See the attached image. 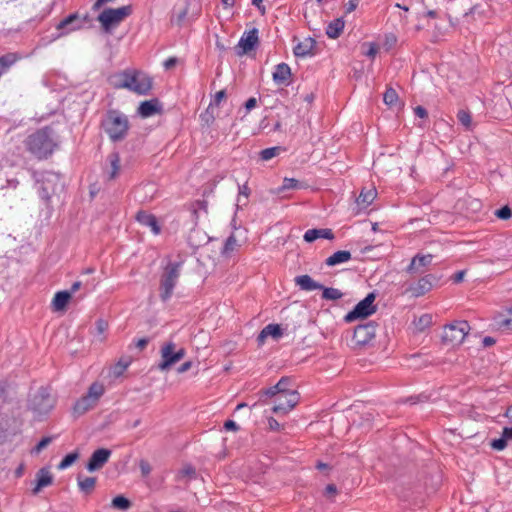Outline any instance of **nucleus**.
Masks as SVG:
<instances>
[{"label":"nucleus","instance_id":"60","mask_svg":"<svg viewBox=\"0 0 512 512\" xmlns=\"http://www.w3.org/2000/svg\"><path fill=\"white\" fill-rule=\"evenodd\" d=\"M176 64H177V58H175V57H170L164 61V67L167 70L172 69L173 67H175Z\"/></svg>","mask_w":512,"mask_h":512},{"label":"nucleus","instance_id":"50","mask_svg":"<svg viewBox=\"0 0 512 512\" xmlns=\"http://www.w3.org/2000/svg\"><path fill=\"white\" fill-rule=\"evenodd\" d=\"M139 468H140V471H141V474L143 477L149 476V474L152 471V467H151L150 463L144 459L140 460Z\"/></svg>","mask_w":512,"mask_h":512},{"label":"nucleus","instance_id":"24","mask_svg":"<svg viewBox=\"0 0 512 512\" xmlns=\"http://www.w3.org/2000/svg\"><path fill=\"white\" fill-rule=\"evenodd\" d=\"M53 482V476L46 468H41L36 474V486L33 488V494L39 493V491L51 485Z\"/></svg>","mask_w":512,"mask_h":512},{"label":"nucleus","instance_id":"13","mask_svg":"<svg viewBox=\"0 0 512 512\" xmlns=\"http://www.w3.org/2000/svg\"><path fill=\"white\" fill-rule=\"evenodd\" d=\"M300 395L298 392H286L279 394L275 398V405L272 408L275 414H287L289 413L299 402Z\"/></svg>","mask_w":512,"mask_h":512},{"label":"nucleus","instance_id":"54","mask_svg":"<svg viewBox=\"0 0 512 512\" xmlns=\"http://www.w3.org/2000/svg\"><path fill=\"white\" fill-rule=\"evenodd\" d=\"M414 113L419 118H427L428 112L423 106H416L414 108Z\"/></svg>","mask_w":512,"mask_h":512},{"label":"nucleus","instance_id":"22","mask_svg":"<svg viewBox=\"0 0 512 512\" xmlns=\"http://www.w3.org/2000/svg\"><path fill=\"white\" fill-rule=\"evenodd\" d=\"M295 285L303 291H314L323 288V285L313 280L309 275H299L294 278Z\"/></svg>","mask_w":512,"mask_h":512},{"label":"nucleus","instance_id":"40","mask_svg":"<svg viewBox=\"0 0 512 512\" xmlns=\"http://www.w3.org/2000/svg\"><path fill=\"white\" fill-rule=\"evenodd\" d=\"M498 324L502 329L512 330V308L508 309L506 314L501 316Z\"/></svg>","mask_w":512,"mask_h":512},{"label":"nucleus","instance_id":"18","mask_svg":"<svg viewBox=\"0 0 512 512\" xmlns=\"http://www.w3.org/2000/svg\"><path fill=\"white\" fill-rule=\"evenodd\" d=\"M291 76V68L284 62L277 64L272 73L273 81L277 85L288 86L291 82Z\"/></svg>","mask_w":512,"mask_h":512},{"label":"nucleus","instance_id":"58","mask_svg":"<svg viewBox=\"0 0 512 512\" xmlns=\"http://www.w3.org/2000/svg\"><path fill=\"white\" fill-rule=\"evenodd\" d=\"M150 342V339L145 337V338H141V339H138L136 342H135V346L140 349V350H143L146 348V346L148 345V343Z\"/></svg>","mask_w":512,"mask_h":512},{"label":"nucleus","instance_id":"47","mask_svg":"<svg viewBox=\"0 0 512 512\" xmlns=\"http://www.w3.org/2000/svg\"><path fill=\"white\" fill-rule=\"evenodd\" d=\"M495 215L502 220H508L512 216V210L509 206H503L495 211Z\"/></svg>","mask_w":512,"mask_h":512},{"label":"nucleus","instance_id":"57","mask_svg":"<svg viewBox=\"0 0 512 512\" xmlns=\"http://www.w3.org/2000/svg\"><path fill=\"white\" fill-rule=\"evenodd\" d=\"M108 327V324L105 320L103 319H98L96 321V328H97V331L102 334Z\"/></svg>","mask_w":512,"mask_h":512},{"label":"nucleus","instance_id":"42","mask_svg":"<svg viewBox=\"0 0 512 512\" xmlns=\"http://www.w3.org/2000/svg\"><path fill=\"white\" fill-rule=\"evenodd\" d=\"M291 379L289 377H282L276 384L275 389L279 390V394H284L286 392H297L296 390L289 389V384Z\"/></svg>","mask_w":512,"mask_h":512},{"label":"nucleus","instance_id":"27","mask_svg":"<svg viewBox=\"0 0 512 512\" xmlns=\"http://www.w3.org/2000/svg\"><path fill=\"white\" fill-rule=\"evenodd\" d=\"M21 58V55L15 52L2 55L0 57V77L5 74Z\"/></svg>","mask_w":512,"mask_h":512},{"label":"nucleus","instance_id":"4","mask_svg":"<svg viewBox=\"0 0 512 512\" xmlns=\"http://www.w3.org/2000/svg\"><path fill=\"white\" fill-rule=\"evenodd\" d=\"M182 267V262H169L160 278V298L163 302L168 301L174 291V288L178 282V278L180 276V271Z\"/></svg>","mask_w":512,"mask_h":512},{"label":"nucleus","instance_id":"33","mask_svg":"<svg viewBox=\"0 0 512 512\" xmlns=\"http://www.w3.org/2000/svg\"><path fill=\"white\" fill-rule=\"evenodd\" d=\"M239 247L238 241L234 234H231L226 240L221 250V255L228 257Z\"/></svg>","mask_w":512,"mask_h":512},{"label":"nucleus","instance_id":"36","mask_svg":"<svg viewBox=\"0 0 512 512\" xmlns=\"http://www.w3.org/2000/svg\"><path fill=\"white\" fill-rule=\"evenodd\" d=\"M199 118L203 127H210L215 121L213 107L209 105L208 108L200 114Z\"/></svg>","mask_w":512,"mask_h":512},{"label":"nucleus","instance_id":"59","mask_svg":"<svg viewBox=\"0 0 512 512\" xmlns=\"http://www.w3.org/2000/svg\"><path fill=\"white\" fill-rule=\"evenodd\" d=\"M378 52V47L376 44L374 43H371L369 45V49L367 50V52L365 53L366 56L370 57V58H374L376 56Z\"/></svg>","mask_w":512,"mask_h":512},{"label":"nucleus","instance_id":"17","mask_svg":"<svg viewBox=\"0 0 512 512\" xmlns=\"http://www.w3.org/2000/svg\"><path fill=\"white\" fill-rule=\"evenodd\" d=\"M433 260L432 254H416L412 259L410 264L406 268V272L408 274H418L424 273L425 269L431 265Z\"/></svg>","mask_w":512,"mask_h":512},{"label":"nucleus","instance_id":"10","mask_svg":"<svg viewBox=\"0 0 512 512\" xmlns=\"http://www.w3.org/2000/svg\"><path fill=\"white\" fill-rule=\"evenodd\" d=\"M375 294L369 293L363 300H361L356 306L344 316V321L351 323L357 319L367 318L374 314L377 310L375 301Z\"/></svg>","mask_w":512,"mask_h":512},{"label":"nucleus","instance_id":"12","mask_svg":"<svg viewBox=\"0 0 512 512\" xmlns=\"http://www.w3.org/2000/svg\"><path fill=\"white\" fill-rule=\"evenodd\" d=\"M376 335V323L369 321L355 327L352 342L354 346L364 347L371 343Z\"/></svg>","mask_w":512,"mask_h":512},{"label":"nucleus","instance_id":"55","mask_svg":"<svg viewBox=\"0 0 512 512\" xmlns=\"http://www.w3.org/2000/svg\"><path fill=\"white\" fill-rule=\"evenodd\" d=\"M224 428L225 430L227 431H238L239 430V426L237 425V423L233 420H227L225 421L224 423Z\"/></svg>","mask_w":512,"mask_h":512},{"label":"nucleus","instance_id":"64","mask_svg":"<svg viewBox=\"0 0 512 512\" xmlns=\"http://www.w3.org/2000/svg\"><path fill=\"white\" fill-rule=\"evenodd\" d=\"M268 424H269V428L273 431H278L280 429L279 422L272 417L268 419Z\"/></svg>","mask_w":512,"mask_h":512},{"label":"nucleus","instance_id":"3","mask_svg":"<svg viewBox=\"0 0 512 512\" xmlns=\"http://www.w3.org/2000/svg\"><path fill=\"white\" fill-rule=\"evenodd\" d=\"M118 88H126L139 95H147L152 89V78L144 72L137 70H126L120 75Z\"/></svg>","mask_w":512,"mask_h":512},{"label":"nucleus","instance_id":"6","mask_svg":"<svg viewBox=\"0 0 512 512\" xmlns=\"http://www.w3.org/2000/svg\"><path fill=\"white\" fill-rule=\"evenodd\" d=\"M105 392L104 385L99 382L92 383L85 395L78 399L74 406V414L80 416L94 408Z\"/></svg>","mask_w":512,"mask_h":512},{"label":"nucleus","instance_id":"26","mask_svg":"<svg viewBox=\"0 0 512 512\" xmlns=\"http://www.w3.org/2000/svg\"><path fill=\"white\" fill-rule=\"evenodd\" d=\"M71 299V292L68 290L58 291L52 300V307L54 311H63L66 309L67 304Z\"/></svg>","mask_w":512,"mask_h":512},{"label":"nucleus","instance_id":"34","mask_svg":"<svg viewBox=\"0 0 512 512\" xmlns=\"http://www.w3.org/2000/svg\"><path fill=\"white\" fill-rule=\"evenodd\" d=\"M131 364V360L129 358H121L111 369V373L115 378H118L123 375L126 369Z\"/></svg>","mask_w":512,"mask_h":512},{"label":"nucleus","instance_id":"1","mask_svg":"<svg viewBox=\"0 0 512 512\" xmlns=\"http://www.w3.org/2000/svg\"><path fill=\"white\" fill-rule=\"evenodd\" d=\"M25 147L38 160L49 158L58 148L57 137L54 129L45 126L27 136Z\"/></svg>","mask_w":512,"mask_h":512},{"label":"nucleus","instance_id":"29","mask_svg":"<svg viewBox=\"0 0 512 512\" xmlns=\"http://www.w3.org/2000/svg\"><path fill=\"white\" fill-rule=\"evenodd\" d=\"M351 258H352V255H351L350 251L340 250V251L335 252L331 256H329L325 260V264L327 266L332 267V266H336L341 263H345V262L349 261Z\"/></svg>","mask_w":512,"mask_h":512},{"label":"nucleus","instance_id":"11","mask_svg":"<svg viewBox=\"0 0 512 512\" xmlns=\"http://www.w3.org/2000/svg\"><path fill=\"white\" fill-rule=\"evenodd\" d=\"M88 21V15L81 16L77 12L69 14L56 25L57 34L55 38L57 39L82 29Z\"/></svg>","mask_w":512,"mask_h":512},{"label":"nucleus","instance_id":"19","mask_svg":"<svg viewBox=\"0 0 512 512\" xmlns=\"http://www.w3.org/2000/svg\"><path fill=\"white\" fill-rule=\"evenodd\" d=\"M135 218L142 226L150 228L154 235L160 234L161 227L155 215L141 210L137 212Z\"/></svg>","mask_w":512,"mask_h":512},{"label":"nucleus","instance_id":"37","mask_svg":"<svg viewBox=\"0 0 512 512\" xmlns=\"http://www.w3.org/2000/svg\"><path fill=\"white\" fill-rule=\"evenodd\" d=\"M321 290L323 291L322 298L325 300H338L343 297V293L337 288L323 286Z\"/></svg>","mask_w":512,"mask_h":512},{"label":"nucleus","instance_id":"43","mask_svg":"<svg viewBox=\"0 0 512 512\" xmlns=\"http://www.w3.org/2000/svg\"><path fill=\"white\" fill-rule=\"evenodd\" d=\"M280 147H270V148H266V149H263L261 152H260V158L264 161H268L270 159H272L273 157L277 156L280 152Z\"/></svg>","mask_w":512,"mask_h":512},{"label":"nucleus","instance_id":"45","mask_svg":"<svg viewBox=\"0 0 512 512\" xmlns=\"http://www.w3.org/2000/svg\"><path fill=\"white\" fill-rule=\"evenodd\" d=\"M457 119L458 121L463 125L465 126L466 128H469L470 125H471V121H472V118H471V115L469 112L465 111V110H460L458 113H457Z\"/></svg>","mask_w":512,"mask_h":512},{"label":"nucleus","instance_id":"30","mask_svg":"<svg viewBox=\"0 0 512 512\" xmlns=\"http://www.w3.org/2000/svg\"><path fill=\"white\" fill-rule=\"evenodd\" d=\"M110 163V171L108 172V179L114 180L120 172V155L118 152H111L107 157Z\"/></svg>","mask_w":512,"mask_h":512},{"label":"nucleus","instance_id":"15","mask_svg":"<svg viewBox=\"0 0 512 512\" xmlns=\"http://www.w3.org/2000/svg\"><path fill=\"white\" fill-rule=\"evenodd\" d=\"M437 278L433 274H426L421 277L416 283L411 284L407 289L406 293H410L412 297L419 298L433 288Z\"/></svg>","mask_w":512,"mask_h":512},{"label":"nucleus","instance_id":"28","mask_svg":"<svg viewBox=\"0 0 512 512\" xmlns=\"http://www.w3.org/2000/svg\"><path fill=\"white\" fill-rule=\"evenodd\" d=\"M345 22L342 18L331 21L326 27V35L331 39L338 38L343 32Z\"/></svg>","mask_w":512,"mask_h":512},{"label":"nucleus","instance_id":"53","mask_svg":"<svg viewBox=\"0 0 512 512\" xmlns=\"http://www.w3.org/2000/svg\"><path fill=\"white\" fill-rule=\"evenodd\" d=\"M359 5V0H349L345 5V13L349 14L356 10Z\"/></svg>","mask_w":512,"mask_h":512},{"label":"nucleus","instance_id":"51","mask_svg":"<svg viewBox=\"0 0 512 512\" xmlns=\"http://www.w3.org/2000/svg\"><path fill=\"white\" fill-rule=\"evenodd\" d=\"M431 316L429 314L422 315L417 322V326L420 330H423L424 328L428 327L431 324Z\"/></svg>","mask_w":512,"mask_h":512},{"label":"nucleus","instance_id":"39","mask_svg":"<svg viewBox=\"0 0 512 512\" xmlns=\"http://www.w3.org/2000/svg\"><path fill=\"white\" fill-rule=\"evenodd\" d=\"M78 458H79L78 452L75 451V452L69 453L61 460V462L58 464L57 468L59 470H65L68 467H70Z\"/></svg>","mask_w":512,"mask_h":512},{"label":"nucleus","instance_id":"46","mask_svg":"<svg viewBox=\"0 0 512 512\" xmlns=\"http://www.w3.org/2000/svg\"><path fill=\"white\" fill-rule=\"evenodd\" d=\"M53 441V437L47 436L43 437L38 444L33 448L32 452L38 454L40 453L44 448H46L51 442Z\"/></svg>","mask_w":512,"mask_h":512},{"label":"nucleus","instance_id":"32","mask_svg":"<svg viewBox=\"0 0 512 512\" xmlns=\"http://www.w3.org/2000/svg\"><path fill=\"white\" fill-rule=\"evenodd\" d=\"M376 190L370 189L367 191L362 190L357 198V204L362 208H367L376 197Z\"/></svg>","mask_w":512,"mask_h":512},{"label":"nucleus","instance_id":"9","mask_svg":"<svg viewBox=\"0 0 512 512\" xmlns=\"http://www.w3.org/2000/svg\"><path fill=\"white\" fill-rule=\"evenodd\" d=\"M470 330L467 321H456L444 327L442 341L452 346L461 344Z\"/></svg>","mask_w":512,"mask_h":512},{"label":"nucleus","instance_id":"16","mask_svg":"<svg viewBox=\"0 0 512 512\" xmlns=\"http://www.w3.org/2000/svg\"><path fill=\"white\" fill-rule=\"evenodd\" d=\"M111 453V450L107 448L95 450L86 464V469L89 472L101 469L108 462Z\"/></svg>","mask_w":512,"mask_h":512},{"label":"nucleus","instance_id":"61","mask_svg":"<svg viewBox=\"0 0 512 512\" xmlns=\"http://www.w3.org/2000/svg\"><path fill=\"white\" fill-rule=\"evenodd\" d=\"M250 188L247 184H243L239 186V196H244L245 198H248L250 195Z\"/></svg>","mask_w":512,"mask_h":512},{"label":"nucleus","instance_id":"41","mask_svg":"<svg viewBox=\"0 0 512 512\" xmlns=\"http://www.w3.org/2000/svg\"><path fill=\"white\" fill-rule=\"evenodd\" d=\"M303 187H304L303 184L294 178H284L280 190L284 191V190H290V189H301Z\"/></svg>","mask_w":512,"mask_h":512},{"label":"nucleus","instance_id":"35","mask_svg":"<svg viewBox=\"0 0 512 512\" xmlns=\"http://www.w3.org/2000/svg\"><path fill=\"white\" fill-rule=\"evenodd\" d=\"M383 101L389 107L396 106L399 103V96L396 90L391 87L387 88L383 95Z\"/></svg>","mask_w":512,"mask_h":512},{"label":"nucleus","instance_id":"8","mask_svg":"<svg viewBox=\"0 0 512 512\" xmlns=\"http://www.w3.org/2000/svg\"><path fill=\"white\" fill-rule=\"evenodd\" d=\"M161 361L157 364L160 371H168L173 365L184 358L186 352L184 348L177 349L173 341H168L161 346Z\"/></svg>","mask_w":512,"mask_h":512},{"label":"nucleus","instance_id":"20","mask_svg":"<svg viewBox=\"0 0 512 512\" xmlns=\"http://www.w3.org/2000/svg\"><path fill=\"white\" fill-rule=\"evenodd\" d=\"M162 110V106L158 99L154 98L141 102L138 107V114L144 118L150 117Z\"/></svg>","mask_w":512,"mask_h":512},{"label":"nucleus","instance_id":"2","mask_svg":"<svg viewBox=\"0 0 512 512\" xmlns=\"http://www.w3.org/2000/svg\"><path fill=\"white\" fill-rule=\"evenodd\" d=\"M101 126L112 142H119L127 136L129 121L120 111L108 110L102 119Z\"/></svg>","mask_w":512,"mask_h":512},{"label":"nucleus","instance_id":"63","mask_svg":"<svg viewBox=\"0 0 512 512\" xmlns=\"http://www.w3.org/2000/svg\"><path fill=\"white\" fill-rule=\"evenodd\" d=\"M257 105V99L254 98V97H250L246 102H245V108L247 109V111H250L251 109L255 108Z\"/></svg>","mask_w":512,"mask_h":512},{"label":"nucleus","instance_id":"25","mask_svg":"<svg viewBox=\"0 0 512 512\" xmlns=\"http://www.w3.org/2000/svg\"><path fill=\"white\" fill-rule=\"evenodd\" d=\"M315 46V40L308 37L303 41L299 42L293 49L296 57H306L312 54V50Z\"/></svg>","mask_w":512,"mask_h":512},{"label":"nucleus","instance_id":"44","mask_svg":"<svg viewBox=\"0 0 512 512\" xmlns=\"http://www.w3.org/2000/svg\"><path fill=\"white\" fill-rule=\"evenodd\" d=\"M184 477H188V478L196 477V470L192 465H190V464L185 465L181 470H179V472L177 474V478L181 479Z\"/></svg>","mask_w":512,"mask_h":512},{"label":"nucleus","instance_id":"48","mask_svg":"<svg viewBox=\"0 0 512 512\" xmlns=\"http://www.w3.org/2000/svg\"><path fill=\"white\" fill-rule=\"evenodd\" d=\"M507 446V440L506 438H504V435L502 434V436L498 439H494L492 442H491V447L494 449V450H498V451H501L503 450L505 447Z\"/></svg>","mask_w":512,"mask_h":512},{"label":"nucleus","instance_id":"62","mask_svg":"<svg viewBox=\"0 0 512 512\" xmlns=\"http://www.w3.org/2000/svg\"><path fill=\"white\" fill-rule=\"evenodd\" d=\"M464 275H465V271L464 270L457 271L452 276L453 282L454 283H460L461 281H463Z\"/></svg>","mask_w":512,"mask_h":512},{"label":"nucleus","instance_id":"5","mask_svg":"<svg viewBox=\"0 0 512 512\" xmlns=\"http://www.w3.org/2000/svg\"><path fill=\"white\" fill-rule=\"evenodd\" d=\"M132 14V6L104 9L97 17L104 32L111 33L126 17Z\"/></svg>","mask_w":512,"mask_h":512},{"label":"nucleus","instance_id":"56","mask_svg":"<svg viewBox=\"0 0 512 512\" xmlns=\"http://www.w3.org/2000/svg\"><path fill=\"white\" fill-rule=\"evenodd\" d=\"M262 393L268 397H275L277 398L279 395V390L275 389V385L272 387H269L262 391Z\"/></svg>","mask_w":512,"mask_h":512},{"label":"nucleus","instance_id":"21","mask_svg":"<svg viewBox=\"0 0 512 512\" xmlns=\"http://www.w3.org/2000/svg\"><path fill=\"white\" fill-rule=\"evenodd\" d=\"M283 334L284 331L279 324H268L257 336V342L259 345H262L268 336H271L274 339H279Z\"/></svg>","mask_w":512,"mask_h":512},{"label":"nucleus","instance_id":"7","mask_svg":"<svg viewBox=\"0 0 512 512\" xmlns=\"http://www.w3.org/2000/svg\"><path fill=\"white\" fill-rule=\"evenodd\" d=\"M56 400L51 395L49 388L40 387L28 402V408L36 415L48 414L55 406Z\"/></svg>","mask_w":512,"mask_h":512},{"label":"nucleus","instance_id":"31","mask_svg":"<svg viewBox=\"0 0 512 512\" xmlns=\"http://www.w3.org/2000/svg\"><path fill=\"white\" fill-rule=\"evenodd\" d=\"M96 481H97L96 477L82 478L81 475H78V477H77V483H78L79 490L86 495H89L93 492V490L95 489V486H96Z\"/></svg>","mask_w":512,"mask_h":512},{"label":"nucleus","instance_id":"52","mask_svg":"<svg viewBox=\"0 0 512 512\" xmlns=\"http://www.w3.org/2000/svg\"><path fill=\"white\" fill-rule=\"evenodd\" d=\"M226 97V92L225 90H220L218 91L214 98L211 100L210 102V107H213V106H218L220 104V102L222 101V99H224Z\"/></svg>","mask_w":512,"mask_h":512},{"label":"nucleus","instance_id":"23","mask_svg":"<svg viewBox=\"0 0 512 512\" xmlns=\"http://www.w3.org/2000/svg\"><path fill=\"white\" fill-rule=\"evenodd\" d=\"M334 233L331 229L323 228V229H309L304 233L303 239L304 241L311 243L316 239L323 238L327 240L334 239Z\"/></svg>","mask_w":512,"mask_h":512},{"label":"nucleus","instance_id":"38","mask_svg":"<svg viewBox=\"0 0 512 512\" xmlns=\"http://www.w3.org/2000/svg\"><path fill=\"white\" fill-rule=\"evenodd\" d=\"M112 507L121 511H126L131 507V502L126 497L119 495L113 498Z\"/></svg>","mask_w":512,"mask_h":512},{"label":"nucleus","instance_id":"49","mask_svg":"<svg viewBox=\"0 0 512 512\" xmlns=\"http://www.w3.org/2000/svg\"><path fill=\"white\" fill-rule=\"evenodd\" d=\"M428 399L427 396L421 394V395H415V396H410V397H407L405 398L404 400H402L403 403H408L410 405H415L417 403H420V402H424Z\"/></svg>","mask_w":512,"mask_h":512},{"label":"nucleus","instance_id":"14","mask_svg":"<svg viewBox=\"0 0 512 512\" xmlns=\"http://www.w3.org/2000/svg\"><path fill=\"white\" fill-rule=\"evenodd\" d=\"M259 31L257 28H252L245 31L241 36L238 44L235 46V53L237 56H243L254 50L259 44Z\"/></svg>","mask_w":512,"mask_h":512}]
</instances>
